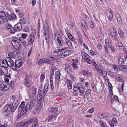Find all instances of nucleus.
I'll return each mask as SVG.
<instances>
[{"label":"nucleus","instance_id":"nucleus-1","mask_svg":"<svg viewBox=\"0 0 127 127\" xmlns=\"http://www.w3.org/2000/svg\"><path fill=\"white\" fill-rule=\"evenodd\" d=\"M25 101V102L22 101L19 107V113L18 116L20 117L23 115L27 110L32 109L34 106L33 102L32 101H30L28 99H26Z\"/></svg>","mask_w":127,"mask_h":127},{"label":"nucleus","instance_id":"nucleus-2","mask_svg":"<svg viewBox=\"0 0 127 127\" xmlns=\"http://www.w3.org/2000/svg\"><path fill=\"white\" fill-rule=\"evenodd\" d=\"M43 26L45 39L46 42H48L50 39V32L48 25L45 22L44 23Z\"/></svg>","mask_w":127,"mask_h":127},{"label":"nucleus","instance_id":"nucleus-3","mask_svg":"<svg viewBox=\"0 0 127 127\" xmlns=\"http://www.w3.org/2000/svg\"><path fill=\"white\" fill-rule=\"evenodd\" d=\"M12 46L15 49H19L21 47V44L18 39L17 38H14L11 41Z\"/></svg>","mask_w":127,"mask_h":127},{"label":"nucleus","instance_id":"nucleus-4","mask_svg":"<svg viewBox=\"0 0 127 127\" xmlns=\"http://www.w3.org/2000/svg\"><path fill=\"white\" fill-rule=\"evenodd\" d=\"M54 40L56 43L57 45H59V46H63V44L62 39L58 34L55 33Z\"/></svg>","mask_w":127,"mask_h":127},{"label":"nucleus","instance_id":"nucleus-5","mask_svg":"<svg viewBox=\"0 0 127 127\" xmlns=\"http://www.w3.org/2000/svg\"><path fill=\"white\" fill-rule=\"evenodd\" d=\"M81 55L82 58L84 59L85 61L87 63L89 64L91 63L92 62L91 61V60L90 59L89 56L85 52L82 51L81 52Z\"/></svg>","mask_w":127,"mask_h":127},{"label":"nucleus","instance_id":"nucleus-6","mask_svg":"<svg viewBox=\"0 0 127 127\" xmlns=\"http://www.w3.org/2000/svg\"><path fill=\"white\" fill-rule=\"evenodd\" d=\"M9 88V86L7 83L4 81L0 82V90H4L6 91Z\"/></svg>","mask_w":127,"mask_h":127},{"label":"nucleus","instance_id":"nucleus-7","mask_svg":"<svg viewBox=\"0 0 127 127\" xmlns=\"http://www.w3.org/2000/svg\"><path fill=\"white\" fill-rule=\"evenodd\" d=\"M110 33L112 38L114 40L117 41L118 39L117 37L115 29H114V28H111L110 31Z\"/></svg>","mask_w":127,"mask_h":127},{"label":"nucleus","instance_id":"nucleus-8","mask_svg":"<svg viewBox=\"0 0 127 127\" xmlns=\"http://www.w3.org/2000/svg\"><path fill=\"white\" fill-rule=\"evenodd\" d=\"M7 20L5 13L3 12H0V24L3 23L5 21Z\"/></svg>","mask_w":127,"mask_h":127},{"label":"nucleus","instance_id":"nucleus-9","mask_svg":"<svg viewBox=\"0 0 127 127\" xmlns=\"http://www.w3.org/2000/svg\"><path fill=\"white\" fill-rule=\"evenodd\" d=\"M106 13L108 18L110 20L112 19L113 17V14L110 8H107L106 9Z\"/></svg>","mask_w":127,"mask_h":127},{"label":"nucleus","instance_id":"nucleus-10","mask_svg":"<svg viewBox=\"0 0 127 127\" xmlns=\"http://www.w3.org/2000/svg\"><path fill=\"white\" fill-rule=\"evenodd\" d=\"M10 67H13L12 69L14 70H15L16 69V67L14 64V62L12 59L11 58L9 59L7 61V66Z\"/></svg>","mask_w":127,"mask_h":127},{"label":"nucleus","instance_id":"nucleus-11","mask_svg":"<svg viewBox=\"0 0 127 127\" xmlns=\"http://www.w3.org/2000/svg\"><path fill=\"white\" fill-rule=\"evenodd\" d=\"M18 104V102H16V101H13L12 104L10 106V109L12 111H14L16 109Z\"/></svg>","mask_w":127,"mask_h":127},{"label":"nucleus","instance_id":"nucleus-12","mask_svg":"<svg viewBox=\"0 0 127 127\" xmlns=\"http://www.w3.org/2000/svg\"><path fill=\"white\" fill-rule=\"evenodd\" d=\"M61 75L59 71H57L55 74V82L57 84H58L59 82V79Z\"/></svg>","mask_w":127,"mask_h":127},{"label":"nucleus","instance_id":"nucleus-13","mask_svg":"<svg viewBox=\"0 0 127 127\" xmlns=\"http://www.w3.org/2000/svg\"><path fill=\"white\" fill-rule=\"evenodd\" d=\"M35 38V37H33L32 36H30L27 39L28 43L30 45L34 43Z\"/></svg>","mask_w":127,"mask_h":127},{"label":"nucleus","instance_id":"nucleus-14","mask_svg":"<svg viewBox=\"0 0 127 127\" xmlns=\"http://www.w3.org/2000/svg\"><path fill=\"white\" fill-rule=\"evenodd\" d=\"M16 67L20 68L21 67L23 64V63L20 60H17L15 61Z\"/></svg>","mask_w":127,"mask_h":127},{"label":"nucleus","instance_id":"nucleus-15","mask_svg":"<svg viewBox=\"0 0 127 127\" xmlns=\"http://www.w3.org/2000/svg\"><path fill=\"white\" fill-rule=\"evenodd\" d=\"M15 27L17 31H20L22 28V24L19 23L15 25Z\"/></svg>","mask_w":127,"mask_h":127},{"label":"nucleus","instance_id":"nucleus-16","mask_svg":"<svg viewBox=\"0 0 127 127\" xmlns=\"http://www.w3.org/2000/svg\"><path fill=\"white\" fill-rule=\"evenodd\" d=\"M1 66L3 67H6L7 66V61L5 59L3 60L0 63Z\"/></svg>","mask_w":127,"mask_h":127},{"label":"nucleus","instance_id":"nucleus-17","mask_svg":"<svg viewBox=\"0 0 127 127\" xmlns=\"http://www.w3.org/2000/svg\"><path fill=\"white\" fill-rule=\"evenodd\" d=\"M16 52L15 51H14L12 52H9L8 54V55L9 57L14 58L16 57Z\"/></svg>","mask_w":127,"mask_h":127},{"label":"nucleus","instance_id":"nucleus-18","mask_svg":"<svg viewBox=\"0 0 127 127\" xmlns=\"http://www.w3.org/2000/svg\"><path fill=\"white\" fill-rule=\"evenodd\" d=\"M117 123V120L115 118H113L112 121L110 122L109 124L111 127H113L115 125H116Z\"/></svg>","mask_w":127,"mask_h":127},{"label":"nucleus","instance_id":"nucleus-19","mask_svg":"<svg viewBox=\"0 0 127 127\" xmlns=\"http://www.w3.org/2000/svg\"><path fill=\"white\" fill-rule=\"evenodd\" d=\"M49 58L50 60L52 61L57 62H58L59 61V58L55 56H49Z\"/></svg>","mask_w":127,"mask_h":127},{"label":"nucleus","instance_id":"nucleus-20","mask_svg":"<svg viewBox=\"0 0 127 127\" xmlns=\"http://www.w3.org/2000/svg\"><path fill=\"white\" fill-rule=\"evenodd\" d=\"M37 89L36 88H33L32 89L31 94H32V97L34 98L35 96L36 95V92Z\"/></svg>","mask_w":127,"mask_h":127},{"label":"nucleus","instance_id":"nucleus-21","mask_svg":"<svg viewBox=\"0 0 127 127\" xmlns=\"http://www.w3.org/2000/svg\"><path fill=\"white\" fill-rule=\"evenodd\" d=\"M8 16L9 19L10 20H15L16 18L15 15L14 14H12L10 15H8Z\"/></svg>","mask_w":127,"mask_h":127},{"label":"nucleus","instance_id":"nucleus-22","mask_svg":"<svg viewBox=\"0 0 127 127\" xmlns=\"http://www.w3.org/2000/svg\"><path fill=\"white\" fill-rule=\"evenodd\" d=\"M98 72L100 73V74L103 77H105L107 76L106 72L103 70L101 69Z\"/></svg>","mask_w":127,"mask_h":127},{"label":"nucleus","instance_id":"nucleus-23","mask_svg":"<svg viewBox=\"0 0 127 127\" xmlns=\"http://www.w3.org/2000/svg\"><path fill=\"white\" fill-rule=\"evenodd\" d=\"M68 48L67 47H65L64 48H62L61 49H55V50L53 51L54 53H57L58 52H60V51H61L64 50L66 49H67Z\"/></svg>","mask_w":127,"mask_h":127},{"label":"nucleus","instance_id":"nucleus-24","mask_svg":"<svg viewBox=\"0 0 127 127\" xmlns=\"http://www.w3.org/2000/svg\"><path fill=\"white\" fill-rule=\"evenodd\" d=\"M105 42L106 45L107 46L111 47V44L110 41L108 39H106L105 40Z\"/></svg>","mask_w":127,"mask_h":127},{"label":"nucleus","instance_id":"nucleus-25","mask_svg":"<svg viewBox=\"0 0 127 127\" xmlns=\"http://www.w3.org/2000/svg\"><path fill=\"white\" fill-rule=\"evenodd\" d=\"M37 121V119L36 118H34L32 119H30L28 120L26 122L27 124H29L32 122H34L35 121Z\"/></svg>","mask_w":127,"mask_h":127},{"label":"nucleus","instance_id":"nucleus-26","mask_svg":"<svg viewBox=\"0 0 127 127\" xmlns=\"http://www.w3.org/2000/svg\"><path fill=\"white\" fill-rule=\"evenodd\" d=\"M65 41H66V44L69 47L72 46V45L71 41L67 38H65Z\"/></svg>","mask_w":127,"mask_h":127},{"label":"nucleus","instance_id":"nucleus-27","mask_svg":"<svg viewBox=\"0 0 127 127\" xmlns=\"http://www.w3.org/2000/svg\"><path fill=\"white\" fill-rule=\"evenodd\" d=\"M36 62L39 65H40L42 63H44L43 59H37Z\"/></svg>","mask_w":127,"mask_h":127},{"label":"nucleus","instance_id":"nucleus-28","mask_svg":"<svg viewBox=\"0 0 127 127\" xmlns=\"http://www.w3.org/2000/svg\"><path fill=\"white\" fill-rule=\"evenodd\" d=\"M29 76L28 75H26V78L25 79V83H30Z\"/></svg>","mask_w":127,"mask_h":127},{"label":"nucleus","instance_id":"nucleus-29","mask_svg":"<svg viewBox=\"0 0 127 127\" xmlns=\"http://www.w3.org/2000/svg\"><path fill=\"white\" fill-rule=\"evenodd\" d=\"M68 36L69 39L71 41L74 42L75 41L74 38L72 35L70 33L68 34Z\"/></svg>","mask_w":127,"mask_h":127},{"label":"nucleus","instance_id":"nucleus-30","mask_svg":"<svg viewBox=\"0 0 127 127\" xmlns=\"http://www.w3.org/2000/svg\"><path fill=\"white\" fill-rule=\"evenodd\" d=\"M10 106L9 105H6L4 108V109L5 111H6L8 112H9L10 108Z\"/></svg>","mask_w":127,"mask_h":127},{"label":"nucleus","instance_id":"nucleus-31","mask_svg":"<svg viewBox=\"0 0 127 127\" xmlns=\"http://www.w3.org/2000/svg\"><path fill=\"white\" fill-rule=\"evenodd\" d=\"M31 34L30 36H32L33 37H35L36 35L35 31L34 29H32L31 30Z\"/></svg>","mask_w":127,"mask_h":127},{"label":"nucleus","instance_id":"nucleus-32","mask_svg":"<svg viewBox=\"0 0 127 127\" xmlns=\"http://www.w3.org/2000/svg\"><path fill=\"white\" fill-rule=\"evenodd\" d=\"M64 52L66 57L67 56H69V55H70L71 53V52L70 50H65L64 51Z\"/></svg>","mask_w":127,"mask_h":127},{"label":"nucleus","instance_id":"nucleus-33","mask_svg":"<svg viewBox=\"0 0 127 127\" xmlns=\"http://www.w3.org/2000/svg\"><path fill=\"white\" fill-rule=\"evenodd\" d=\"M115 77L116 80L118 81L121 82L122 80V77L119 75H117Z\"/></svg>","mask_w":127,"mask_h":127},{"label":"nucleus","instance_id":"nucleus-34","mask_svg":"<svg viewBox=\"0 0 127 127\" xmlns=\"http://www.w3.org/2000/svg\"><path fill=\"white\" fill-rule=\"evenodd\" d=\"M45 78V75L44 74H41L40 77V81L41 82H42L43 81Z\"/></svg>","mask_w":127,"mask_h":127},{"label":"nucleus","instance_id":"nucleus-35","mask_svg":"<svg viewBox=\"0 0 127 127\" xmlns=\"http://www.w3.org/2000/svg\"><path fill=\"white\" fill-rule=\"evenodd\" d=\"M78 90L79 92L81 93H83L84 91V88L81 86H79V87H78Z\"/></svg>","mask_w":127,"mask_h":127},{"label":"nucleus","instance_id":"nucleus-36","mask_svg":"<svg viewBox=\"0 0 127 127\" xmlns=\"http://www.w3.org/2000/svg\"><path fill=\"white\" fill-rule=\"evenodd\" d=\"M3 74L6 75L8 73V69L6 67H4L3 68Z\"/></svg>","mask_w":127,"mask_h":127},{"label":"nucleus","instance_id":"nucleus-37","mask_svg":"<svg viewBox=\"0 0 127 127\" xmlns=\"http://www.w3.org/2000/svg\"><path fill=\"white\" fill-rule=\"evenodd\" d=\"M44 63H46L47 64H50L51 62L47 58H43Z\"/></svg>","mask_w":127,"mask_h":127},{"label":"nucleus","instance_id":"nucleus-38","mask_svg":"<svg viewBox=\"0 0 127 127\" xmlns=\"http://www.w3.org/2000/svg\"><path fill=\"white\" fill-rule=\"evenodd\" d=\"M38 123L37 121H35L32 124V127H38Z\"/></svg>","mask_w":127,"mask_h":127},{"label":"nucleus","instance_id":"nucleus-39","mask_svg":"<svg viewBox=\"0 0 127 127\" xmlns=\"http://www.w3.org/2000/svg\"><path fill=\"white\" fill-rule=\"evenodd\" d=\"M108 86H109V87L110 89L109 92L110 93V94H113V93L112 92V85L111 84V83H110L109 82H108Z\"/></svg>","mask_w":127,"mask_h":127},{"label":"nucleus","instance_id":"nucleus-40","mask_svg":"<svg viewBox=\"0 0 127 127\" xmlns=\"http://www.w3.org/2000/svg\"><path fill=\"white\" fill-rule=\"evenodd\" d=\"M118 63L120 64H123V59L121 58H120L118 59Z\"/></svg>","mask_w":127,"mask_h":127},{"label":"nucleus","instance_id":"nucleus-41","mask_svg":"<svg viewBox=\"0 0 127 127\" xmlns=\"http://www.w3.org/2000/svg\"><path fill=\"white\" fill-rule=\"evenodd\" d=\"M51 116H52V118H51V122L54 123L55 122V120L56 119V116L53 115H52Z\"/></svg>","mask_w":127,"mask_h":127},{"label":"nucleus","instance_id":"nucleus-42","mask_svg":"<svg viewBox=\"0 0 127 127\" xmlns=\"http://www.w3.org/2000/svg\"><path fill=\"white\" fill-rule=\"evenodd\" d=\"M102 63L106 65L107 66H109L110 64L109 63H108L106 60L104 59H103L102 61Z\"/></svg>","mask_w":127,"mask_h":127},{"label":"nucleus","instance_id":"nucleus-43","mask_svg":"<svg viewBox=\"0 0 127 127\" xmlns=\"http://www.w3.org/2000/svg\"><path fill=\"white\" fill-rule=\"evenodd\" d=\"M16 29H15L14 27H11L10 28V32L11 33H14L16 32Z\"/></svg>","mask_w":127,"mask_h":127},{"label":"nucleus","instance_id":"nucleus-44","mask_svg":"<svg viewBox=\"0 0 127 127\" xmlns=\"http://www.w3.org/2000/svg\"><path fill=\"white\" fill-rule=\"evenodd\" d=\"M73 67L75 70L77 69L78 67L77 65L74 62H73L72 63Z\"/></svg>","mask_w":127,"mask_h":127},{"label":"nucleus","instance_id":"nucleus-45","mask_svg":"<svg viewBox=\"0 0 127 127\" xmlns=\"http://www.w3.org/2000/svg\"><path fill=\"white\" fill-rule=\"evenodd\" d=\"M118 45L119 49H122L124 48L123 45L121 42L118 43Z\"/></svg>","mask_w":127,"mask_h":127},{"label":"nucleus","instance_id":"nucleus-46","mask_svg":"<svg viewBox=\"0 0 127 127\" xmlns=\"http://www.w3.org/2000/svg\"><path fill=\"white\" fill-rule=\"evenodd\" d=\"M42 98L41 97L39 96L37 98V102L38 103L40 104L42 101Z\"/></svg>","mask_w":127,"mask_h":127},{"label":"nucleus","instance_id":"nucleus-47","mask_svg":"<svg viewBox=\"0 0 127 127\" xmlns=\"http://www.w3.org/2000/svg\"><path fill=\"white\" fill-rule=\"evenodd\" d=\"M52 118V116L50 115L46 119L45 121H46L49 122L51 121V118Z\"/></svg>","mask_w":127,"mask_h":127},{"label":"nucleus","instance_id":"nucleus-48","mask_svg":"<svg viewBox=\"0 0 127 127\" xmlns=\"http://www.w3.org/2000/svg\"><path fill=\"white\" fill-rule=\"evenodd\" d=\"M59 56L61 58H63L66 57L64 52L60 53L59 55Z\"/></svg>","mask_w":127,"mask_h":127},{"label":"nucleus","instance_id":"nucleus-49","mask_svg":"<svg viewBox=\"0 0 127 127\" xmlns=\"http://www.w3.org/2000/svg\"><path fill=\"white\" fill-rule=\"evenodd\" d=\"M82 73L84 75H87L90 74V72L85 70H83L82 71Z\"/></svg>","mask_w":127,"mask_h":127},{"label":"nucleus","instance_id":"nucleus-50","mask_svg":"<svg viewBox=\"0 0 127 127\" xmlns=\"http://www.w3.org/2000/svg\"><path fill=\"white\" fill-rule=\"evenodd\" d=\"M12 99L14 100V101H16V102H18L19 101L17 99V97L13 95L12 96Z\"/></svg>","mask_w":127,"mask_h":127},{"label":"nucleus","instance_id":"nucleus-51","mask_svg":"<svg viewBox=\"0 0 127 127\" xmlns=\"http://www.w3.org/2000/svg\"><path fill=\"white\" fill-rule=\"evenodd\" d=\"M28 35L27 34L23 33L21 35V36L23 38L25 39L28 36Z\"/></svg>","mask_w":127,"mask_h":127},{"label":"nucleus","instance_id":"nucleus-52","mask_svg":"<svg viewBox=\"0 0 127 127\" xmlns=\"http://www.w3.org/2000/svg\"><path fill=\"white\" fill-rule=\"evenodd\" d=\"M11 25L10 24H7L6 25V28L7 29H9L11 27Z\"/></svg>","mask_w":127,"mask_h":127},{"label":"nucleus","instance_id":"nucleus-53","mask_svg":"<svg viewBox=\"0 0 127 127\" xmlns=\"http://www.w3.org/2000/svg\"><path fill=\"white\" fill-rule=\"evenodd\" d=\"M27 125V123L25 122H21L20 124V126H26Z\"/></svg>","mask_w":127,"mask_h":127},{"label":"nucleus","instance_id":"nucleus-54","mask_svg":"<svg viewBox=\"0 0 127 127\" xmlns=\"http://www.w3.org/2000/svg\"><path fill=\"white\" fill-rule=\"evenodd\" d=\"M117 21V22L119 24L121 23L122 21V19L121 17L117 19H116Z\"/></svg>","mask_w":127,"mask_h":127},{"label":"nucleus","instance_id":"nucleus-55","mask_svg":"<svg viewBox=\"0 0 127 127\" xmlns=\"http://www.w3.org/2000/svg\"><path fill=\"white\" fill-rule=\"evenodd\" d=\"M113 67L115 71H117L119 69V67L115 65H113Z\"/></svg>","mask_w":127,"mask_h":127},{"label":"nucleus","instance_id":"nucleus-56","mask_svg":"<svg viewBox=\"0 0 127 127\" xmlns=\"http://www.w3.org/2000/svg\"><path fill=\"white\" fill-rule=\"evenodd\" d=\"M114 98L115 101L117 102H119V100L118 98V97L117 96L114 95Z\"/></svg>","mask_w":127,"mask_h":127},{"label":"nucleus","instance_id":"nucleus-57","mask_svg":"<svg viewBox=\"0 0 127 127\" xmlns=\"http://www.w3.org/2000/svg\"><path fill=\"white\" fill-rule=\"evenodd\" d=\"M99 123L103 127H105V124L102 121L100 120L99 121Z\"/></svg>","mask_w":127,"mask_h":127},{"label":"nucleus","instance_id":"nucleus-58","mask_svg":"<svg viewBox=\"0 0 127 127\" xmlns=\"http://www.w3.org/2000/svg\"><path fill=\"white\" fill-rule=\"evenodd\" d=\"M118 33L121 37H122L123 36V33L120 30L118 31Z\"/></svg>","mask_w":127,"mask_h":127},{"label":"nucleus","instance_id":"nucleus-59","mask_svg":"<svg viewBox=\"0 0 127 127\" xmlns=\"http://www.w3.org/2000/svg\"><path fill=\"white\" fill-rule=\"evenodd\" d=\"M32 47H31V48H30V49L28 52V57H29L31 55V53L32 52Z\"/></svg>","mask_w":127,"mask_h":127},{"label":"nucleus","instance_id":"nucleus-60","mask_svg":"<svg viewBox=\"0 0 127 127\" xmlns=\"http://www.w3.org/2000/svg\"><path fill=\"white\" fill-rule=\"evenodd\" d=\"M94 110V108H92L88 110V112L90 113H92L93 112Z\"/></svg>","mask_w":127,"mask_h":127},{"label":"nucleus","instance_id":"nucleus-61","mask_svg":"<svg viewBox=\"0 0 127 127\" xmlns=\"http://www.w3.org/2000/svg\"><path fill=\"white\" fill-rule=\"evenodd\" d=\"M99 117L100 118L102 119L105 118V116L104 114H99Z\"/></svg>","mask_w":127,"mask_h":127},{"label":"nucleus","instance_id":"nucleus-62","mask_svg":"<svg viewBox=\"0 0 127 127\" xmlns=\"http://www.w3.org/2000/svg\"><path fill=\"white\" fill-rule=\"evenodd\" d=\"M97 48L98 49H100L102 47L101 44L100 43H98V44L97 46Z\"/></svg>","mask_w":127,"mask_h":127},{"label":"nucleus","instance_id":"nucleus-63","mask_svg":"<svg viewBox=\"0 0 127 127\" xmlns=\"http://www.w3.org/2000/svg\"><path fill=\"white\" fill-rule=\"evenodd\" d=\"M95 25L92 22H91L90 23V26L91 28H93L95 27Z\"/></svg>","mask_w":127,"mask_h":127},{"label":"nucleus","instance_id":"nucleus-64","mask_svg":"<svg viewBox=\"0 0 127 127\" xmlns=\"http://www.w3.org/2000/svg\"><path fill=\"white\" fill-rule=\"evenodd\" d=\"M54 72L53 70H51V71L50 77L53 78V76Z\"/></svg>","mask_w":127,"mask_h":127}]
</instances>
